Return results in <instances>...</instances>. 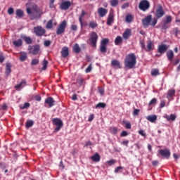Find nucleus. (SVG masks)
Here are the masks:
<instances>
[{
  "label": "nucleus",
  "instance_id": "obj_40",
  "mask_svg": "<svg viewBox=\"0 0 180 180\" xmlns=\"http://www.w3.org/2000/svg\"><path fill=\"white\" fill-rule=\"evenodd\" d=\"M27 58V53L26 52H23L20 56V61H26Z\"/></svg>",
  "mask_w": 180,
  "mask_h": 180
},
{
  "label": "nucleus",
  "instance_id": "obj_21",
  "mask_svg": "<svg viewBox=\"0 0 180 180\" xmlns=\"http://www.w3.org/2000/svg\"><path fill=\"white\" fill-rule=\"evenodd\" d=\"M166 56L169 61H172L174 60V51L169 49L167 51Z\"/></svg>",
  "mask_w": 180,
  "mask_h": 180
},
{
  "label": "nucleus",
  "instance_id": "obj_31",
  "mask_svg": "<svg viewBox=\"0 0 180 180\" xmlns=\"http://www.w3.org/2000/svg\"><path fill=\"white\" fill-rule=\"evenodd\" d=\"M33 124H34V122L32 120H28L25 123V127L26 129H30L33 127Z\"/></svg>",
  "mask_w": 180,
  "mask_h": 180
},
{
  "label": "nucleus",
  "instance_id": "obj_63",
  "mask_svg": "<svg viewBox=\"0 0 180 180\" xmlns=\"http://www.w3.org/2000/svg\"><path fill=\"white\" fill-rule=\"evenodd\" d=\"M162 30H167V29H168V24L164 22L163 25H162Z\"/></svg>",
  "mask_w": 180,
  "mask_h": 180
},
{
  "label": "nucleus",
  "instance_id": "obj_14",
  "mask_svg": "<svg viewBox=\"0 0 180 180\" xmlns=\"http://www.w3.org/2000/svg\"><path fill=\"white\" fill-rule=\"evenodd\" d=\"M26 85H27L26 80L22 79L19 84H16L14 86V88H15V89H17V91H20L21 89H23V88H25V86H26Z\"/></svg>",
  "mask_w": 180,
  "mask_h": 180
},
{
  "label": "nucleus",
  "instance_id": "obj_10",
  "mask_svg": "<svg viewBox=\"0 0 180 180\" xmlns=\"http://www.w3.org/2000/svg\"><path fill=\"white\" fill-rule=\"evenodd\" d=\"M98 34L95 32H92L91 33L89 40L93 47H96V44L98 43Z\"/></svg>",
  "mask_w": 180,
  "mask_h": 180
},
{
  "label": "nucleus",
  "instance_id": "obj_39",
  "mask_svg": "<svg viewBox=\"0 0 180 180\" xmlns=\"http://www.w3.org/2000/svg\"><path fill=\"white\" fill-rule=\"evenodd\" d=\"M122 124H125V129H127L128 130H130L131 129V124L130 122H127L126 120L122 121Z\"/></svg>",
  "mask_w": 180,
  "mask_h": 180
},
{
  "label": "nucleus",
  "instance_id": "obj_38",
  "mask_svg": "<svg viewBox=\"0 0 180 180\" xmlns=\"http://www.w3.org/2000/svg\"><path fill=\"white\" fill-rule=\"evenodd\" d=\"M150 74L152 77H157V75H160V70L158 69H153Z\"/></svg>",
  "mask_w": 180,
  "mask_h": 180
},
{
  "label": "nucleus",
  "instance_id": "obj_50",
  "mask_svg": "<svg viewBox=\"0 0 180 180\" xmlns=\"http://www.w3.org/2000/svg\"><path fill=\"white\" fill-rule=\"evenodd\" d=\"M173 32L174 33L176 37H178V36H179V34H180V31H179V30L178 29V27H175V28L173 30Z\"/></svg>",
  "mask_w": 180,
  "mask_h": 180
},
{
  "label": "nucleus",
  "instance_id": "obj_61",
  "mask_svg": "<svg viewBox=\"0 0 180 180\" xmlns=\"http://www.w3.org/2000/svg\"><path fill=\"white\" fill-rule=\"evenodd\" d=\"M92 70V66L90 65H89L86 70H85V72H86V74H88V72H91V71Z\"/></svg>",
  "mask_w": 180,
  "mask_h": 180
},
{
  "label": "nucleus",
  "instance_id": "obj_47",
  "mask_svg": "<svg viewBox=\"0 0 180 180\" xmlns=\"http://www.w3.org/2000/svg\"><path fill=\"white\" fill-rule=\"evenodd\" d=\"M110 131L111 134H117V127H111L110 129Z\"/></svg>",
  "mask_w": 180,
  "mask_h": 180
},
{
  "label": "nucleus",
  "instance_id": "obj_7",
  "mask_svg": "<svg viewBox=\"0 0 180 180\" xmlns=\"http://www.w3.org/2000/svg\"><path fill=\"white\" fill-rule=\"evenodd\" d=\"M139 8L143 12H146V11L150 8V1L148 0H141L139 3Z\"/></svg>",
  "mask_w": 180,
  "mask_h": 180
},
{
  "label": "nucleus",
  "instance_id": "obj_41",
  "mask_svg": "<svg viewBox=\"0 0 180 180\" xmlns=\"http://www.w3.org/2000/svg\"><path fill=\"white\" fill-rule=\"evenodd\" d=\"M15 14L18 18H22L24 12L22 11V9H17L15 11Z\"/></svg>",
  "mask_w": 180,
  "mask_h": 180
},
{
  "label": "nucleus",
  "instance_id": "obj_20",
  "mask_svg": "<svg viewBox=\"0 0 180 180\" xmlns=\"http://www.w3.org/2000/svg\"><path fill=\"white\" fill-rule=\"evenodd\" d=\"M113 22H115L114 15L112 13H110L107 19L108 26H110Z\"/></svg>",
  "mask_w": 180,
  "mask_h": 180
},
{
  "label": "nucleus",
  "instance_id": "obj_52",
  "mask_svg": "<svg viewBox=\"0 0 180 180\" xmlns=\"http://www.w3.org/2000/svg\"><path fill=\"white\" fill-rule=\"evenodd\" d=\"M98 94L102 96L105 94V89L103 87H98Z\"/></svg>",
  "mask_w": 180,
  "mask_h": 180
},
{
  "label": "nucleus",
  "instance_id": "obj_37",
  "mask_svg": "<svg viewBox=\"0 0 180 180\" xmlns=\"http://www.w3.org/2000/svg\"><path fill=\"white\" fill-rule=\"evenodd\" d=\"M89 27H90V29H96V27H98V23L95 21H90L89 23Z\"/></svg>",
  "mask_w": 180,
  "mask_h": 180
},
{
  "label": "nucleus",
  "instance_id": "obj_59",
  "mask_svg": "<svg viewBox=\"0 0 180 180\" xmlns=\"http://www.w3.org/2000/svg\"><path fill=\"white\" fill-rule=\"evenodd\" d=\"M139 134H140V136H142L143 137H146L147 135L146 134V133H144V130L141 129L138 131Z\"/></svg>",
  "mask_w": 180,
  "mask_h": 180
},
{
  "label": "nucleus",
  "instance_id": "obj_30",
  "mask_svg": "<svg viewBox=\"0 0 180 180\" xmlns=\"http://www.w3.org/2000/svg\"><path fill=\"white\" fill-rule=\"evenodd\" d=\"M85 15H86V13L85 12V11L82 10V13L79 17V22L81 25V27H82L84 23L82 22V18H84L85 16Z\"/></svg>",
  "mask_w": 180,
  "mask_h": 180
},
{
  "label": "nucleus",
  "instance_id": "obj_35",
  "mask_svg": "<svg viewBox=\"0 0 180 180\" xmlns=\"http://www.w3.org/2000/svg\"><path fill=\"white\" fill-rule=\"evenodd\" d=\"M123 41V39H122V37L117 36L115 39V46H119L122 42Z\"/></svg>",
  "mask_w": 180,
  "mask_h": 180
},
{
  "label": "nucleus",
  "instance_id": "obj_36",
  "mask_svg": "<svg viewBox=\"0 0 180 180\" xmlns=\"http://www.w3.org/2000/svg\"><path fill=\"white\" fill-rule=\"evenodd\" d=\"M48 64H49V60L44 59L42 61V65H43V67L41 68L42 71H46V70H47Z\"/></svg>",
  "mask_w": 180,
  "mask_h": 180
},
{
  "label": "nucleus",
  "instance_id": "obj_45",
  "mask_svg": "<svg viewBox=\"0 0 180 180\" xmlns=\"http://www.w3.org/2000/svg\"><path fill=\"white\" fill-rule=\"evenodd\" d=\"M40 63V60L37 58L32 59L31 61V65H37Z\"/></svg>",
  "mask_w": 180,
  "mask_h": 180
},
{
  "label": "nucleus",
  "instance_id": "obj_27",
  "mask_svg": "<svg viewBox=\"0 0 180 180\" xmlns=\"http://www.w3.org/2000/svg\"><path fill=\"white\" fill-rule=\"evenodd\" d=\"M11 67H12V65L11 63H7L6 65V75L7 77H9V75H11V72H12V70L11 69Z\"/></svg>",
  "mask_w": 180,
  "mask_h": 180
},
{
  "label": "nucleus",
  "instance_id": "obj_13",
  "mask_svg": "<svg viewBox=\"0 0 180 180\" xmlns=\"http://www.w3.org/2000/svg\"><path fill=\"white\" fill-rule=\"evenodd\" d=\"M168 50V46L165 44H162L158 46V51L160 54H164Z\"/></svg>",
  "mask_w": 180,
  "mask_h": 180
},
{
  "label": "nucleus",
  "instance_id": "obj_19",
  "mask_svg": "<svg viewBox=\"0 0 180 180\" xmlns=\"http://www.w3.org/2000/svg\"><path fill=\"white\" fill-rule=\"evenodd\" d=\"M130 36H131V30L127 28L124 32V33L122 34V37L125 40H127V39H129V37H130Z\"/></svg>",
  "mask_w": 180,
  "mask_h": 180
},
{
  "label": "nucleus",
  "instance_id": "obj_51",
  "mask_svg": "<svg viewBox=\"0 0 180 180\" xmlns=\"http://www.w3.org/2000/svg\"><path fill=\"white\" fill-rule=\"evenodd\" d=\"M156 103H157V98H153L152 100H150L148 105H149V106H151L153 105H155Z\"/></svg>",
  "mask_w": 180,
  "mask_h": 180
},
{
  "label": "nucleus",
  "instance_id": "obj_46",
  "mask_svg": "<svg viewBox=\"0 0 180 180\" xmlns=\"http://www.w3.org/2000/svg\"><path fill=\"white\" fill-rule=\"evenodd\" d=\"M53 27V20H49L46 23V29H51Z\"/></svg>",
  "mask_w": 180,
  "mask_h": 180
},
{
  "label": "nucleus",
  "instance_id": "obj_44",
  "mask_svg": "<svg viewBox=\"0 0 180 180\" xmlns=\"http://www.w3.org/2000/svg\"><path fill=\"white\" fill-rule=\"evenodd\" d=\"M125 20L127 23H130L131 20H133V15H131V14L127 15Z\"/></svg>",
  "mask_w": 180,
  "mask_h": 180
},
{
  "label": "nucleus",
  "instance_id": "obj_34",
  "mask_svg": "<svg viewBox=\"0 0 180 180\" xmlns=\"http://www.w3.org/2000/svg\"><path fill=\"white\" fill-rule=\"evenodd\" d=\"M174 95H175V90L174 89L169 90L167 91V99H171V98H172Z\"/></svg>",
  "mask_w": 180,
  "mask_h": 180
},
{
  "label": "nucleus",
  "instance_id": "obj_32",
  "mask_svg": "<svg viewBox=\"0 0 180 180\" xmlns=\"http://www.w3.org/2000/svg\"><path fill=\"white\" fill-rule=\"evenodd\" d=\"M106 108V103L100 102L95 105V109H105Z\"/></svg>",
  "mask_w": 180,
  "mask_h": 180
},
{
  "label": "nucleus",
  "instance_id": "obj_33",
  "mask_svg": "<svg viewBox=\"0 0 180 180\" xmlns=\"http://www.w3.org/2000/svg\"><path fill=\"white\" fill-rule=\"evenodd\" d=\"M73 51L76 53V54H79V53H81V48L79 47V45L78 44H75L74 45Z\"/></svg>",
  "mask_w": 180,
  "mask_h": 180
},
{
  "label": "nucleus",
  "instance_id": "obj_49",
  "mask_svg": "<svg viewBox=\"0 0 180 180\" xmlns=\"http://www.w3.org/2000/svg\"><path fill=\"white\" fill-rule=\"evenodd\" d=\"M116 163V160H110L107 161V164L108 165H109L110 167H112V165H115V164Z\"/></svg>",
  "mask_w": 180,
  "mask_h": 180
},
{
  "label": "nucleus",
  "instance_id": "obj_18",
  "mask_svg": "<svg viewBox=\"0 0 180 180\" xmlns=\"http://www.w3.org/2000/svg\"><path fill=\"white\" fill-rule=\"evenodd\" d=\"M60 53H61V56H62V57H63V58H67V57H68V55L70 54V52L68 51V47L64 46L62 49Z\"/></svg>",
  "mask_w": 180,
  "mask_h": 180
},
{
  "label": "nucleus",
  "instance_id": "obj_16",
  "mask_svg": "<svg viewBox=\"0 0 180 180\" xmlns=\"http://www.w3.org/2000/svg\"><path fill=\"white\" fill-rule=\"evenodd\" d=\"M27 13L30 15L31 20H34V19H37V15H36V13L32 11V8H27Z\"/></svg>",
  "mask_w": 180,
  "mask_h": 180
},
{
  "label": "nucleus",
  "instance_id": "obj_29",
  "mask_svg": "<svg viewBox=\"0 0 180 180\" xmlns=\"http://www.w3.org/2000/svg\"><path fill=\"white\" fill-rule=\"evenodd\" d=\"M153 47H154V44L152 41H148L147 42V47L146 48V51H151L153 50Z\"/></svg>",
  "mask_w": 180,
  "mask_h": 180
},
{
  "label": "nucleus",
  "instance_id": "obj_9",
  "mask_svg": "<svg viewBox=\"0 0 180 180\" xmlns=\"http://www.w3.org/2000/svg\"><path fill=\"white\" fill-rule=\"evenodd\" d=\"M65 27H67V21L63 20L60 22L59 27L57 28L56 34H63V33L65 32Z\"/></svg>",
  "mask_w": 180,
  "mask_h": 180
},
{
  "label": "nucleus",
  "instance_id": "obj_11",
  "mask_svg": "<svg viewBox=\"0 0 180 180\" xmlns=\"http://www.w3.org/2000/svg\"><path fill=\"white\" fill-rule=\"evenodd\" d=\"M34 33L39 37L44 36L46 34V30L41 26H37L34 27Z\"/></svg>",
  "mask_w": 180,
  "mask_h": 180
},
{
  "label": "nucleus",
  "instance_id": "obj_28",
  "mask_svg": "<svg viewBox=\"0 0 180 180\" xmlns=\"http://www.w3.org/2000/svg\"><path fill=\"white\" fill-rule=\"evenodd\" d=\"M111 65L112 67H116V68H122V66L120 65V62L117 60H112L111 61Z\"/></svg>",
  "mask_w": 180,
  "mask_h": 180
},
{
  "label": "nucleus",
  "instance_id": "obj_56",
  "mask_svg": "<svg viewBox=\"0 0 180 180\" xmlns=\"http://www.w3.org/2000/svg\"><path fill=\"white\" fill-rule=\"evenodd\" d=\"M5 61V56H4V53H0V63L2 64Z\"/></svg>",
  "mask_w": 180,
  "mask_h": 180
},
{
  "label": "nucleus",
  "instance_id": "obj_12",
  "mask_svg": "<svg viewBox=\"0 0 180 180\" xmlns=\"http://www.w3.org/2000/svg\"><path fill=\"white\" fill-rule=\"evenodd\" d=\"M71 6V1L70 0H67L65 1H62L60 4V9L62 11H68L70 7Z\"/></svg>",
  "mask_w": 180,
  "mask_h": 180
},
{
  "label": "nucleus",
  "instance_id": "obj_62",
  "mask_svg": "<svg viewBox=\"0 0 180 180\" xmlns=\"http://www.w3.org/2000/svg\"><path fill=\"white\" fill-rule=\"evenodd\" d=\"M94 118H95V115L94 114H91L89 116L88 122H92V120H94Z\"/></svg>",
  "mask_w": 180,
  "mask_h": 180
},
{
  "label": "nucleus",
  "instance_id": "obj_24",
  "mask_svg": "<svg viewBox=\"0 0 180 180\" xmlns=\"http://www.w3.org/2000/svg\"><path fill=\"white\" fill-rule=\"evenodd\" d=\"M91 160L94 162H99V161H101V155L99 153H96L93 156H91Z\"/></svg>",
  "mask_w": 180,
  "mask_h": 180
},
{
  "label": "nucleus",
  "instance_id": "obj_55",
  "mask_svg": "<svg viewBox=\"0 0 180 180\" xmlns=\"http://www.w3.org/2000/svg\"><path fill=\"white\" fill-rule=\"evenodd\" d=\"M50 44H51V41H50V40H46V41H44V46L45 47H49V46H50Z\"/></svg>",
  "mask_w": 180,
  "mask_h": 180
},
{
  "label": "nucleus",
  "instance_id": "obj_64",
  "mask_svg": "<svg viewBox=\"0 0 180 180\" xmlns=\"http://www.w3.org/2000/svg\"><path fill=\"white\" fill-rule=\"evenodd\" d=\"M92 145H93L92 141H88L85 143L84 147H89V146H92Z\"/></svg>",
  "mask_w": 180,
  "mask_h": 180
},
{
  "label": "nucleus",
  "instance_id": "obj_5",
  "mask_svg": "<svg viewBox=\"0 0 180 180\" xmlns=\"http://www.w3.org/2000/svg\"><path fill=\"white\" fill-rule=\"evenodd\" d=\"M158 154L157 155L158 157L161 155V157H163L164 158H166L167 160H169V158L171 157V150L169 149H160L158 151Z\"/></svg>",
  "mask_w": 180,
  "mask_h": 180
},
{
  "label": "nucleus",
  "instance_id": "obj_25",
  "mask_svg": "<svg viewBox=\"0 0 180 180\" xmlns=\"http://www.w3.org/2000/svg\"><path fill=\"white\" fill-rule=\"evenodd\" d=\"M13 44L15 47H22L23 41H22V39H18V40L13 41Z\"/></svg>",
  "mask_w": 180,
  "mask_h": 180
},
{
  "label": "nucleus",
  "instance_id": "obj_1",
  "mask_svg": "<svg viewBox=\"0 0 180 180\" xmlns=\"http://www.w3.org/2000/svg\"><path fill=\"white\" fill-rule=\"evenodd\" d=\"M137 64V58L134 53H131L127 55L124 59V65L129 70H131Z\"/></svg>",
  "mask_w": 180,
  "mask_h": 180
},
{
  "label": "nucleus",
  "instance_id": "obj_53",
  "mask_svg": "<svg viewBox=\"0 0 180 180\" xmlns=\"http://www.w3.org/2000/svg\"><path fill=\"white\" fill-rule=\"evenodd\" d=\"M127 136H129L127 131H122L120 134V137H127Z\"/></svg>",
  "mask_w": 180,
  "mask_h": 180
},
{
  "label": "nucleus",
  "instance_id": "obj_43",
  "mask_svg": "<svg viewBox=\"0 0 180 180\" xmlns=\"http://www.w3.org/2000/svg\"><path fill=\"white\" fill-rule=\"evenodd\" d=\"M110 5L115 8V6H117L119 5V0H110Z\"/></svg>",
  "mask_w": 180,
  "mask_h": 180
},
{
  "label": "nucleus",
  "instance_id": "obj_57",
  "mask_svg": "<svg viewBox=\"0 0 180 180\" xmlns=\"http://www.w3.org/2000/svg\"><path fill=\"white\" fill-rule=\"evenodd\" d=\"M140 45L142 50H146V44H144V41H140Z\"/></svg>",
  "mask_w": 180,
  "mask_h": 180
},
{
  "label": "nucleus",
  "instance_id": "obj_3",
  "mask_svg": "<svg viewBox=\"0 0 180 180\" xmlns=\"http://www.w3.org/2000/svg\"><path fill=\"white\" fill-rule=\"evenodd\" d=\"M52 122L54 126H56L54 129L55 133L60 131V130H61V127L63 126V120H61L60 118H53L52 120Z\"/></svg>",
  "mask_w": 180,
  "mask_h": 180
},
{
  "label": "nucleus",
  "instance_id": "obj_58",
  "mask_svg": "<svg viewBox=\"0 0 180 180\" xmlns=\"http://www.w3.org/2000/svg\"><path fill=\"white\" fill-rule=\"evenodd\" d=\"M123 169V167L122 166H119V167H117L115 169V174H118L119 171Z\"/></svg>",
  "mask_w": 180,
  "mask_h": 180
},
{
  "label": "nucleus",
  "instance_id": "obj_8",
  "mask_svg": "<svg viewBox=\"0 0 180 180\" xmlns=\"http://www.w3.org/2000/svg\"><path fill=\"white\" fill-rule=\"evenodd\" d=\"M165 15V12H164V8H162V6L161 4L158 5V8L155 11V16L156 19H160L162 18Z\"/></svg>",
  "mask_w": 180,
  "mask_h": 180
},
{
  "label": "nucleus",
  "instance_id": "obj_48",
  "mask_svg": "<svg viewBox=\"0 0 180 180\" xmlns=\"http://www.w3.org/2000/svg\"><path fill=\"white\" fill-rule=\"evenodd\" d=\"M172 22V17L171 15L166 16V20L164 21L165 23H171Z\"/></svg>",
  "mask_w": 180,
  "mask_h": 180
},
{
  "label": "nucleus",
  "instance_id": "obj_22",
  "mask_svg": "<svg viewBox=\"0 0 180 180\" xmlns=\"http://www.w3.org/2000/svg\"><path fill=\"white\" fill-rule=\"evenodd\" d=\"M98 12L99 16H101V18H103V16H105L108 13V10H106L103 7H101L98 8Z\"/></svg>",
  "mask_w": 180,
  "mask_h": 180
},
{
  "label": "nucleus",
  "instance_id": "obj_17",
  "mask_svg": "<svg viewBox=\"0 0 180 180\" xmlns=\"http://www.w3.org/2000/svg\"><path fill=\"white\" fill-rule=\"evenodd\" d=\"M55 103H56V101H54L53 97H48L45 100V103L46 105H49V108H53V106H54Z\"/></svg>",
  "mask_w": 180,
  "mask_h": 180
},
{
  "label": "nucleus",
  "instance_id": "obj_54",
  "mask_svg": "<svg viewBox=\"0 0 180 180\" xmlns=\"http://www.w3.org/2000/svg\"><path fill=\"white\" fill-rule=\"evenodd\" d=\"M28 108H30V103H25L23 106L20 107V109H27Z\"/></svg>",
  "mask_w": 180,
  "mask_h": 180
},
{
  "label": "nucleus",
  "instance_id": "obj_2",
  "mask_svg": "<svg viewBox=\"0 0 180 180\" xmlns=\"http://www.w3.org/2000/svg\"><path fill=\"white\" fill-rule=\"evenodd\" d=\"M158 22V19H157V18H153V15L151 14L148 15L146 18L142 19V24L146 27L148 26L154 27L155 25H157Z\"/></svg>",
  "mask_w": 180,
  "mask_h": 180
},
{
  "label": "nucleus",
  "instance_id": "obj_4",
  "mask_svg": "<svg viewBox=\"0 0 180 180\" xmlns=\"http://www.w3.org/2000/svg\"><path fill=\"white\" fill-rule=\"evenodd\" d=\"M29 53L32 54V56H37L39 54V52L40 51V45L35 44L33 46H28L27 49Z\"/></svg>",
  "mask_w": 180,
  "mask_h": 180
},
{
  "label": "nucleus",
  "instance_id": "obj_26",
  "mask_svg": "<svg viewBox=\"0 0 180 180\" xmlns=\"http://www.w3.org/2000/svg\"><path fill=\"white\" fill-rule=\"evenodd\" d=\"M77 84H78L79 86H85V80L84 78L77 77L76 79Z\"/></svg>",
  "mask_w": 180,
  "mask_h": 180
},
{
  "label": "nucleus",
  "instance_id": "obj_6",
  "mask_svg": "<svg viewBox=\"0 0 180 180\" xmlns=\"http://www.w3.org/2000/svg\"><path fill=\"white\" fill-rule=\"evenodd\" d=\"M109 43V39L104 38L101 40L100 44V51L103 54H105L106 53L108 48H106L107 44Z\"/></svg>",
  "mask_w": 180,
  "mask_h": 180
},
{
  "label": "nucleus",
  "instance_id": "obj_15",
  "mask_svg": "<svg viewBox=\"0 0 180 180\" xmlns=\"http://www.w3.org/2000/svg\"><path fill=\"white\" fill-rule=\"evenodd\" d=\"M20 38L22 40H24L25 41L26 44H32L33 39L30 37H27L25 34H21Z\"/></svg>",
  "mask_w": 180,
  "mask_h": 180
},
{
  "label": "nucleus",
  "instance_id": "obj_42",
  "mask_svg": "<svg viewBox=\"0 0 180 180\" xmlns=\"http://www.w3.org/2000/svg\"><path fill=\"white\" fill-rule=\"evenodd\" d=\"M176 119V115L175 114H171L169 115V117H167V121L168 122H175V120Z\"/></svg>",
  "mask_w": 180,
  "mask_h": 180
},
{
  "label": "nucleus",
  "instance_id": "obj_23",
  "mask_svg": "<svg viewBox=\"0 0 180 180\" xmlns=\"http://www.w3.org/2000/svg\"><path fill=\"white\" fill-rule=\"evenodd\" d=\"M147 120L148 122H150V123H155L157 122V115H148L146 117Z\"/></svg>",
  "mask_w": 180,
  "mask_h": 180
},
{
  "label": "nucleus",
  "instance_id": "obj_60",
  "mask_svg": "<svg viewBox=\"0 0 180 180\" xmlns=\"http://www.w3.org/2000/svg\"><path fill=\"white\" fill-rule=\"evenodd\" d=\"M13 12H15V11L13 10V8L10 7L8 9V15H13Z\"/></svg>",
  "mask_w": 180,
  "mask_h": 180
}]
</instances>
